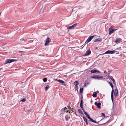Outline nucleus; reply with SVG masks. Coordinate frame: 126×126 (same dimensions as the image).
Returning <instances> with one entry per match:
<instances>
[{
    "instance_id": "de8ad7c7",
    "label": "nucleus",
    "mask_w": 126,
    "mask_h": 126,
    "mask_svg": "<svg viewBox=\"0 0 126 126\" xmlns=\"http://www.w3.org/2000/svg\"><path fill=\"white\" fill-rule=\"evenodd\" d=\"M71 111H72V112H73V110H71Z\"/></svg>"
},
{
    "instance_id": "c9c22d12",
    "label": "nucleus",
    "mask_w": 126,
    "mask_h": 126,
    "mask_svg": "<svg viewBox=\"0 0 126 126\" xmlns=\"http://www.w3.org/2000/svg\"><path fill=\"white\" fill-rule=\"evenodd\" d=\"M109 83L110 84V86H111V85L112 84V83L110 81L109 82Z\"/></svg>"
},
{
    "instance_id": "37998d69",
    "label": "nucleus",
    "mask_w": 126,
    "mask_h": 126,
    "mask_svg": "<svg viewBox=\"0 0 126 126\" xmlns=\"http://www.w3.org/2000/svg\"><path fill=\"white\" fill-rule=\"evenodd\" d=\"M19 52H21L22 51H19Z\"/></svg>"
},
{
    "instance_id": "20e7f679",
    "label": "nucleus",
    "mask_w": 126,
    "mask_h": 126,
    "mask_svg": "<svg viewBox=\"0 0 126 126\" xmlns=\"http://www.w3.org/2000/svg\"><path fill=\"white\" fill-rule=\"evenodd\" d=\"M95 35H94L93 36H89L88 38L87 39V40L86 41V42H85V44H87V43H88L89 42H90L91 40H92V39L95 36Z\"/></svg>"
},
{
    "instance_id": "a878e982",
    "label": "nucleus",
    "mask_w": 126,
    "mask_h": 126,
    "mask_svg": "<svg viewBox=\"0 0 126 126\" xmlns=\"http://www.w3.org/2000/svg\"><path fill=\"white\" fill-rule=\"evenodd\" d=\"M83 118L84 121L85 122H87V121L86 118L85 117H84V116H83Z\"/></svg>"
},
{
    "instance_id": "c756f323",
    "label": "nucleus",
    "mask_w": 126,
    "mask_h": 126,
    "mask_svg": "<svg viewBox=\"0 0 126 126\" xmlns=\"http://www.w3.org/2000/svg\"><path fill=\"white\" fill-rule=\"evenodd\" d=\"M64 111H66L67 112H68V110L67 109V108H64L63 109Z\"/></svg>"
},
{
    "instance_id": "a18cd8bd",
    "label": "nucleus",
    "mask_w": 126,
    "mask_h": 126,
    "mask_svg": "<svg viewBox=\"0 0 126 126\" xmlns=\"http://www.w3.org/2000/svg\"><path fill=\"white\" fill-rule=\"evenodd\" d=\"M1 15V13L0 14V15Z\"/></svg>"
},
{
    "instance_id": "dca6fc26",
    "label": "nucleus",
    "mask_w": 126,
    "mask_h": 126,
    "mask_svg": "<svg viewBox=\"0 0 126 126\" xmlns=\"http://www.w3.org/2000/svg\"><path fill=\"white\" fill-rule=\"evenodd\" d=\"M102 41V39L101 38H96L95 39L94 41V42H101Z\"/></svg>"
},
{
    "instance_id": "b1692460",
    "label": "nucleus",
    "mask_w": 126,
    "mask_h": 126,
    "mask_svg": "<svg viewBox=\"0 0 126 126\" xmlns=\"http://www.w3.org/2000/svg\"><path fill=\"white\" fill-rule=\"evenodd\" d=\"M43 80L44 82H46L47 81V78H44L43 79Z\"/></svg>"
},
{
    "instance_id": "a19ab883",
    "label": "nucleus",
    "mask_w": 126,
    "mask_h": 126,
    "mask_svg": "<svg viewBox=\"0 0 126 126\" xmlns=\"http://www.w3.org/2000/svg\"><path fill=\"white\" fill-rule=\"evenodd\" d=\"M58 80L57 79H55V80H57H57Z\"/></svg>"
},
{
    "instance_id": "393cba45",
    "label": "nucleus",
    "mask_w": 126,
    "mask_h": 126,
    "mask_svg": "<svg viewBox=\"0 0 126 126\" xmlns=\"http://www.w3.org/2000/svg\"><path fill=\"white\" fill-rule=\"evenodd\" d=\"M110 120H109L108 121H107V122H106L105 123H103V124H101V125H104V124H107V123H110Z\"/></svg>"
},
{
    "instance_id": "6ab92c4d",
    "label": "nucleus",
    "mask_w": 126,
    "mask_h": 126,
    "mask_svg": "<svg viewBox=\"0 0 126 126\" xmlns=\"http://www.w3.org/2000/svg\"><path fill=\"white\" fill-rule=\"evenodd\" d=\"M94 97H97V93L96 92H94V93H93L92 95Z\"/></svg>"
},
{
    "instance_id": "bb28decb",
    "label": "nucleus",
    "mask_w": 126,
    "mask_h": 126,
    "mask_svg": "<svg viewBox=\"0 0 126 126\" xmlns=\"http://www.w3.org/2000/svg\"><path fill=\"white\" fill-rule=\"evenodd\" d=\"M21 101L23 102H24L26 101V98H23V99H21Z\"/></svg>"
},
{
    "instance_id": "39448f33",
    "label": "nucleus",
    "mask_w": 126,
    "mask_h": 126,
    "mask_svg": "<svg viewBox=\"0 0 126 126\" xmlns=\"http://www.w3.org/2000/svg\"><path fill=\"white\" fill-rule=\"evenodd\" d=\"M91 77L94 79H100L102 78L103 77L101 76L93 75L91 76Z\"/></svg>"
},
{
    "instance_id": "cd10ccee",
    "label": "nucleus",
    "mask_w": 126,
    "mask_h": 126,
    "mask_svg": "<svg viewBox=\"0 0 126 126\" xmlns=\"http://www.w3.org/2000/svg\"><path fill=\"white\" fill-rule=\"evenodd\" d=\"M111 79L113 81V83L114 84H115V82L113 78H112V79Z\"/></svg>"
},
{
    "instance_id": "49530a36",
    "label": "nucleus",
    "mask_w": 126,
    "mask_h": 126,
    "mask_svg": "<svg viewBox=\"0 0 126 126\" xmlns=\"http://www.w3.org/2000/svg\"><path fill=\"white\" fill-rule=\"evenodd\" d=\"M108 74H109V73H108Z\"/></svg>"
},
{
    "instance_id": "f3484780",
    "label": "nucleus",
    "mask_w": 126,
    "mask_h": 126,
    "mask_svg": "<svg viewBox=\"0 0 126 126\" xmlns=\"http://www.w3.org/2000/svg\"><path fill=\"white\" fill-rule=\"evenodd\" d=\"M74 84L76 88V87H77V86L79 84L78 81H75L74 82Z\"/></svg>"
},
{
    "instance_id": "f03ea898",
    "label": "nucleus",
    "mask_w": 126,
    "mask_h": 126,
    "mask_svg": "<svg viewBox=\"0 0 126 126\" xmlns=\"http://www.w3.org/2000/svg\"><path fill=\"white\" fill-rule=\"evenodd\" d=\"M16 61V60L10 59H7L5 62L4 64H6L7 63H11Z\"/></svg>"
},
{
    "instance_id": "2f4dec72",
    "label": "nucleus",
    "mask_w": 126,
    "mask_h": 126,
    "mask_svg": "<svg viewBox=\"0 0 126 126\" xmlns=\"http://www.w3.org/2000/svg\"><path fill=\"white\" fill-rule=\"evenodd\" d=\"M108 77L109 79H112V78L111 76H110L109 75H108Z\"/></svg>"
},
{
    "instance_id": "9b49d317",
    "label": "nucleus",
    "mask_w": 126,
    "mask_h": 126,
    "mask_svg": "<svg viewBox=\"0 0 126 126\" xmlns=\"http://www.w3.org/2000/svg\"><path fill=\"white\" fill-rule=\"evenodd\" d=\"M77 23H75L70 26L68 27V29H71L74 28L77 25Z\"/></svg>"
},
{
    "instance_id": "5701e85b",
    "label": "nucleus",
    "mask_w": 126,
    "mask_h": 126,
    "mask_svg": "<svg viewBox=\"0 0 126 126\" xmlns=\"http://www.w3.org/2000/svg\"><path fill=\"white\" fill-rule=\"evenodd\" d=\"M83 91V88H80L79 90V93L80 94L82 93Z\"/></svg>"
},
{
    "instance_id": "1a4fd4ad",
    "label": "nucleus",
    "mask_w": 126,
    "mask_h": 126,
    "mask_svg": "<svg viewBox=\"0 0 126 126\" xmlns=\"http://www.w3.org/2000/svg\"><path fill=\"white\" fill-rule=\"evenodd\" d=\"M94 105L96 106L98 108L100 109L101 103L100 102L97 103V102H96L94 103Z\"/></svg>"
},
{
    "instance_id": "4468645a",
    "label": "nucleus",
    "mask_w": 126,
    "mask_h": 126,
    "mask_svg": "<svg viewBox=\"0 0 126 126\" xmlns=\"http://www.w3.org/2000/svg\"><path fill=\"white\" fill-rule=\"evenodd\" d=\"M90 72L91 73H94L96 72H97L99 73L100 72L99 71L94 69L91 70Z\"/></svg>"
},
{
    "instance_id": "a211bd4d",
    "label": "nucleus",
    "mask_w": 126,
    "mask_h": 126,
    "mask_svg": "<svg viewBox=\"0 0 126 126\" xmlns=\"http://www.w3.org/2000/svg\"><path fill=\"white\" fill-rule=\"evenodd\" d=\"M70 117L69 115H66L65 116V119L66 121H67L70 118Z\"/></svg>"
},
{
    "instance_id": "f8f14e48",
    "label": "nucleus",
    "mask_w": 126,
    "mask_h": 126,
    "mask_svg": "<svg viewBox=\"0 0 126 126\" xmlns=\"http://www.w3.org/2000/svg\"><path fill=\"white\" fill-rule=\"evenodd\" d=\"M114 92V90L113 89H112V91L111 92V100H112L113 103V94Z\"/></svg>"
},
{
    "instance_id": "c03bdc74",
    "label": "nucleus",
    "mask_w": 126,
    "mask_h": 126,
    "mask_svg": "<svg viewBox=\"0 0 126 126\" xmlns=\"http://www.w3.org/2000/svg\"><path fill=\"white\" fill-rule=\"evenodd\" d=\"M78 87H76V89L77 88V89H78Z\"/></svg>"
},
{
    "instance_id": "473e14b6",
    "label": "nucleus",
    "mask_w": 126,
    "mask_h": 126,
    "mask_svg": "<svg viewBox=\"0 0 126 126\" xmlns=\"http://www.w3.org/2000/svg\"><path fill=\"white\" fill-rule=\"evenodd\" d=\"M101 114L103 115V116L105 117V114L104 113H102Z\"/></svg>"
},
{
    "instance_id": "f704fd0d",
    "label": "nucleus",
    "mask_w": 126,
    "mask_h": 126,
    "mask_svg": "<svg viewBox=\"0 0 126 126\" xmlns=\"http://www.w3.org/2000/svg\"><path fill=\"white\" fill-rule=\"evenodd\" d=\"M86 123V125H88V124H90V123H89L88 122H87H87H85Z\"/></svg>"
},
{
    "instance_id": "58836bf2",
    "label": "nucleus",
    "mask_w": 126,
    "mask_h": 126,
    "mask_svg": "<svg viewBox=\"0 0 126 126\" xmlns=\"http://www.w3.org/2000/svg\"><path fill=\"white\" fill-rule=\"evenodd\" d=\"M117 29H113L114 30V31H116Z\"/></svg>"
},
{
    "instance_id": "72a5a7b5",
    "label": "nucleus",
    "mask_w": 126,
    "mask_h": 126,
    "mask_svg": "<svg viewBox=\"0 0 126 126\" xmlns=\"http://www.w3.org/2000/svg\"><path fill=\"white\" fill-rule=\"evenodd\" d=\"M20 40H21L22 41H25V40L23 39V38H22L21 39H20Z\"/></svg>"
},
{
    "instance_id": "79ce46f5",
    "label": "nucleus",
    "mask_w": 126,
    "mask_h": 126,
    "mask_svg": "<svg viewBox=\"0 0 126 126\" xmlns=\"http://www.w3.org/2000/svg\"><path fill=\"white\" fill-rule=\"evenodd\" d=\"M72 108H71V107H70V109L71 110V109H72Z\"/></svg>"
},
{
    "instance_id": "aec40b11",
    "label": "nucleus",
    "mask_w": 126,
    "mask_h": 126,
    "mask_svg": "<svg viewBox=\"0 0 126 126\" xmlns=\"http://www.w3.org/2000/svg\"><path fill=\"white\" fill-rule=\"evenodd\" d=\"M89 119H90V120L91 121V122H93V123H98L97 122L95 121L94 120H93V119L92 118H90Z\"/></svg>"
},
{
    "instance_id": "ea45409f",
    "label": "nucleus",
    "mask_w": 126,
    "mask_h": 126,
    "mask_svg": "<svg viewBox=\"0 0 126 126\" xmlns=\"http://www.w3.org/2000/svg\"><path fill=\"white\" fill-rule=\"evenodd\" d=\"M106 73V71H104V74Z\"/></svg>"
},
{
    "instance_id": "4be33fe9",
    "label": "nucleus",
    "mask_w": 126,
    "mask_h": 126,
    "mask_svg": "<svg viewBox=\"0 0 126 126\" xmlns=\"http://www.w3.org/2000/svg\"><path fill=\"white\" fill-rule=\"evenodd\" d=\"M79 112L81 114H83V113L82 112V111H81V110H80V109H79L78 110Z\"/></svg>"
},
{
    "instance_id": "7ed1b4c3",
    "label": "nucleus",
    "mask_w": 126,
    "mask_h": 126,
    "mask_svg": "<svg viewBox=\"0 0 126 126\" xmlns=\"http://www.w3.org/2000/svg\"><path fill=\"white\" fill-rule=\"evenodd\" d=\"M116 51L115 50H112V51H110V50H108L106 51L105 53L100 54L99 55H103L104 54H112L114 53V52H115Z\"/></svg>"
},
{
    "instance_id": "6e6552de",
    "label": "nucleus",
    "mask_w": 126,
    "mask_h": 126,
    "mask_svg": "<svg viewBox=\"0 0 126 126\" xmlns=\"http://www.w3.org/2000/svg\"><path fill=\"white\" fill-rule=\"evenodd\" d=\"M51 39L48 37L46 40V42L45 45L46 46L51 41Z\"/></svg>"
},
{
    "instance_id": "4c0bfd02",
    "label": "nucleus",
    "mask_w": 126,
    "mask_h": 126,
    "mask_svg": "<svg viewBox=\"0 0 126 126\" xmlns=\"http://www.w3.org/2000/svg\"><path fill=\"white\" fill-rule=\"evenodd\" d=\"M110 86H111V87L112 88V89H113V84H112Z\"/></svg>"
},
{
    "instance_id": "412c9836",
    "label": "nucleus",
    "mask_w": 126,
    "mask_h": 126,
    "mask_svg": "<svg viewBox=\"0 0 126 126\" xmlns=\"http://www.w3.org/2000/svg\"><path fill=\"white\" fill-rule=\"evenodd\" d=\"M89 119H90V120L91 121V122H93V123H98L97 122L95 121L94 120H93V119L92 118H90Z\"/></svg>"
},
{
    "instance_id": "423d86ee",
    "label": "nucleus",
    "mask_w": 126,
    "mask_h": 126,
    "mask_svg": "<svg viewBox=\"0 0 126 126\" xmlns=\"http://www.w3.org/2000/svg\"><path fill=\"white\" fill-rule=\"evenodd\" d=\"M122 39L120 38H117L115 41H114V42L116 43H118L121 42L122 41Z\"/></svg>"
},
{
    "instance_id": "7c9ffc66",
    "label": "nucleus",
    "mask_w": 126,
    "mask_h": 126,
    "mask_svg": "<svg viewBox=\"0 0 126 126\" xmlns=\"http://www.w3.org/2000/svg\"><path fill=\"white\" fill-rule=\"evenodd\" d=\"M49 87V86H47L45 88V89L46 90H47V89Z\"/></svg>"
},
{
    "instance_id": "0eeeda50",
    "label": "nucleus",
    "mask_w": 126,
    "mask_h": 126,
    "mask_svg": "<svg viewBox=\"0 0 126 126\" xmlns=\"http://www.w3.org/2000/svg\"><path fill=\"white\" fill-rule=\"evenodd\" d=\"M91 53V51L90 50V49H89L87 50L86 52V53L84 54L83 55V56H87L89 55Z\"/></svg>"
},
{
    "instance_id": "c85d7f7f",
    "label": "nucleus",
    "mask_w": 126,
    "mask_h": 126,
    "mask_svg": "<svg viewBox=\"0 0 126 126\" xmlns=\"http://www.w3.org/2000/svg\"><path fill=\"white\" fill-rule=\"evenodd\" d=\"M85 82H86V81L85 82V83L84 84V86H85V87H86L87 86V84H89V83H86Z\"/></svg>"
},
{
    "instance_id": "2eb2a0df",
    "label": "nucleus",
    "mask_w": 126,
    "mask_h": 126,
    "mask_svg": "<svg viewBox=\"0 0 126 126\" xmlns=\"http://www.w3.org/2000/svg\"><path fill=\"white\" fill-rule=\"evenodd\" d=\"M57 81H58L60 83H62L63 85H65V84H64V83H65V82L64 81L59 79L57 80Z\"/></svg>"
},
{
    "instance_id": "e433bc0d",
    "label": "nucleus",
    "mask_w": 126,
    "mask_h": 126,
    "mask_svg": "<svg viewBox=\"0 0 126 126\" xmlns=\"http://www.w3.org/2000/svg\"><path fill=\"white\" fill-rule=\"evenodd\" d=\"M110 86H111V87L112 88V89H113V84H112Z\"/></svg>"
},
{
    "instance_id": "9d476101",
    "label": "nucleus",
    "mask_w": 126,
    "mask_h": 126,
    "mask_svg": "<svg viewBox=\"0 0 126 126\" xmlns=\"http://www.w3.org/2000/svg\"><path fill=\"white\" fill-rule=\"evenodd\" d=\"M109 34L110 35L112 33H113L114 32L113 29H112V27H110L109 28Z\"/></svg>"
},
{
    "instance_id": "ddd939ff",
    "label": "nucleus",
    "mask_w": 126,
    "mask_h": 126,
    "mask_svg": "<svg viewBox=\"0 0 126 126\" xmlns=\"http://www.w3.org/2000/svg\"><path fill=\"white\" fill-rule=\"evenodd\" d=\"M118 94V90L117 88L115 89L114 92V95L115 96L117 97Z\"/></svg>"
},
{
    "instance_id": "f257e3e1",
    "label": "nucleus",
    "mask_w": 126,
    "mask_h": 126,
    "mask_svg": "<svg viewBox=\"0 0 126 126\" xmlns=\"http://www.w3.org/2000/svg\"><path fill=\"white\" fill-rule=\"evenodd\" d=\"M81 98V100L80 102V107L81 108V109H82V110L83 112H84V113L85 114L88 118L89 119L91 118L90 116L88 114H87V113L85 111V110L83 108V101L82 99V98H83V97H82V96Z\"/></svg>"
}]
</instances>
